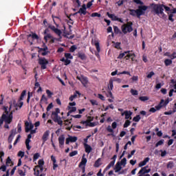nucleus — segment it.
<instances>
[{"label":"nucleus","instance_id":"052dcab7","mask_svg":"<svg viewBox=\"0 0 176 176\" xmlns=\"http://www.w3.org/2000/svg\"><path fill=\"white\" fill-rule=\"evenodd\" d=\"M131 94H132V96H138V91L131 89Z\"/></svg>","mask_w":176,"mask_h":176},{"label":"nucleus","instance_id":"9d476101","mask_svg":"<svg viewBox=\"0 0 176 176\" xmlns=\"http://www.w3.org/2000/svg\"><path fill=\"white\" fill-rule=\"evenodd\" d=\"M48 28L52 30V31H53L55 34H56V35H58V36H60V38H61V34H63V32H61L60 30L56 28V26L54 25H49Z\"/></svg>","mask_w":176,"mask_h":176},{"label":"nucleus","instance_id":"774afa93","mask_svg":"<svg viewBox=\"0 0 176 176\" xmlns=\"http://www.w3.org/2000/svg\"><path fill=\"white\" fill-rule=\"evenodd\" d=\"M170 58L172 60H174V58H176V52H175L172 53V54L170 56Z\"/></svg>","mask_w":176,"mask_h":176},{"label":"nucleus","instance_id":"680f3d73","mask_svg":"<svg viewBox=\"0 0 176 176\" xmlns=\"http://www.w3.org/2000/svg\"><path fill=\"white\" fill-rule=\"evenodd\" d=\"M67 108H68V109H70L69 113H72V112H76V107H71L68 106Z\"/></svg>","mask_w":176,"mask_h":176},{"label":"nucleus","instance_id":"473e14b6","mask_svg":"<svg viewBox=\"0 0 176 176\" xmlns=\"http://www.w3.org/2000/svg\"><path fill=\"white\" fill-rule=\"evenodd\" d=\"M107 15L108 16V17H109L110 19H111V20H113V21H116V19H118V16H116L115 14H109V12L107 13Z\"/></svg>","mask_w":176,"mask_h":176},{"label":"nucleus","instance_id":"c85d7f7f","mask_svg":"<svg viewBox=\"0 0 176 176\" xmlns=\"http://www.w3.org/2000/svg\"><path fill=\"white\" fill-rule=\"evenodd\" d=\"M94 45L96 47L97 52H98V53H100V52H101V48L100 47V41L95 40L94 41Z\"/></svg>","mask_w":176,"mask_h":176},{"label":"nucleus","instance_id":"4d7b16f0","mask_svg":"<svg viewBox=\"0 0 176 176\" xmlns=\"http://www.w3.org/2000/svg\"><path fill=\"white\" fill-rule=\"evenodd\" d=\"M109 88H110L111 90H113V80H109Z\"/></svg>","mask_w":176,"mask_h":176},{"label":"nucleus","instance_id":"e2e57ef3","mask_svg":"<svg viewBox=\"0 0 176 176\" xmlns=\"http://www.w3.org/2000/svg\"><path fill=\"white\" fill-rule=\"evenodd\" d=\"M139 100L140 101H148V100H149V98H148V96H140L139 98Z\"/></svg>","mask_w":176,"mask_h":176},{"label":"nucleus","instance_id":"de8ad7c7","mask_svg":"<svg viewBox=\"0 0 176 176\" xmlns=\"http://www.w3.org/2000/svg\"><path fill=\"white\" fill-rule=\"evenodd\" d=\"M133 122H140V120H141V116L140 115H137L136 116H135L133 118Z\"/></svg>","mask_w":176,"mask_h":176},{"label":"nucleus","instance_id":"b1692460","mask_svg":"<svg viewBox=\"0 0 176 176\" xmlns=\"http://www.w3.org/2000/svg\"><path fill=\"white\" fill-rule=\"evenodd\" d=\"M64 141H65V137H64V135H62L58 138V142H59L60 148H61V146H63V145H64Z\"/></svg>","mask_w":176,"mask_h":176},{"label":"nucleus","instance_id":"a211bd4d","mask_svg":"<svg viewBox=\"0 0 176 176\" xmlns=\"http://www.w3.org/2000/svg\"><path fill=\"white\" fill-rule=\"evenodd\" d=\"M107 97L110 98L107 100L109 102H113V100H115V97H113V94H112V91H111V90L108 91V94H107Z\"/></svg>","mask_w":176,"mask_h":176},{"label":"nucleus","instance_id":"69168bd1","mask_svg":"<svg viewBox=\"0 0 176 176\" xmlns=\"http://www.w3.org/2000/svg\"><path fill=\"white\" fill-rule=\"evenodd\" d=\"M34 171V175L35 176H39V169L35 166V168L33 169Z\"/></svg>","mask_w":176,"mask_h":176},{"label":"nucleus","instance_id":"aec40b11","mask_svg":"<svg viewBox=\"0 0 176 176\" xmlns=\"http://www.w3.org/2000/svg\"><path fill=\"white\" fill-rule=\"evenodd\" d=\"M150 160L151 159L148 157L144 158V160L143 161H142L139 163V167H144V166H146V163H148Z\"/></svg>","mask_w":176,"mask_h":176},{"label":"nucleus","instance_id":"4468645a","mask_svg":"<svg viewBox=\"0 0 176 176\" xmlns=\"http://www.w3.org/2000/svg\"><path fill=\"white\" fill-rule=\"evenodd\" d=\"M78 141V137L76 136H69V138H66L65 144L68 145L69 142H76Z\"/></svg>","mask_w":176,"mask_h":176},{"label":"nucleus","instance_id":"79ce46f5","mask_svg":"<svg viewBox=\"0 0 176 176\" xmlns=\"http://www.w3.org/2000/svg\"><path fill=\"white\" fill-rule=\"evenodd\" d=\"M38 164L37 166H36V167H42L43 166V164H45V161H43V160H39L38 161Z\"/></svg>","mask_w":176,"mask_h":176},{"label":"nucleus","instance_id":"f03ea898","mask_svg":"<svg viewBox=\"0 0 176 176\" xmlns=\"http://www.w3.org/2000/svg\"><path fill=\"white\" fill-rule=\"evenodd\" d=\"M163 6H164V4H160V3H151L149 7L148 6V8H150L151 9H152L153 12H155V13L156 14H157V16H159V14H161V16H162V17H164L166 16V14H164V8H163Z\"/></svg>","mask_w":176,"mask_h":176},{"label":"nucleus","instance_id":"a18cd8bd","mask_svg":"<svg viewBox=\"0 0 176 176\" xmlns=\"http://www.w3.org/2000/svg\"><path fill=\"white\" fill-rule=\"evenodd\" d=\"M40 156H41V154H39V153H35L33 156V162L38 160Z\"/></svg>","mask_w":176,"mask_h":176},{"label":"nucleus","instance_id":"09e8293b","mask_svg":"<svg viewBox=\"0 0 176 176\" xmlns=\"http://www.w3.org/2000/svg\"><path fill=\"white\" fill-rule=\"evenodd\" d=\"M8 107H5V106L3 107V111H4L3 113L6 115V116H9V115L10 114L9 113V111H8Z\"/></svg>","mask_w":176,"mask_h":176},{"label":"nucleus","instance_id":"4be33fe9","mask_svg":"<svg viewBox=\"0 0 176 176\" xmlns=\"http://www.w3.org/2000/svg\"><path fill=\"white\" fill-rule=\"evenodd\" d=\"M50 134V131H46L42 137V140L43 141V142H46V141H47V138H49V135Z\"/></svg>","mask_w":176,"mask_h":176},{"label":"nucleus","instance_id":"e433bc0d","mask_svg":"<svg viewBox=\"0 0 176 176\" xmlns=\"http://www.w3.org/2000/svg\"><path fill=\"white\" fill-rule=\"evenodd\" d=\"M129 53H130V51H126V52H124L122 54H120L119 56H118V58H123V57H124V56H126V54H129Z\"/></svg>","mask_w":176,"mask_h":176},{"label":"nucleus","instance_id":"c756f323","mask_svg":"<svg viewBox=\"0 0 176 176\" xmlns=\"http://www.w3.org/2000/svg\"><path fill=\"white\" fill-rule=\"evenodd\" d=\"M163 102H164V100L162 99L158 105L155 106L156 111H160L161 108H163Z\"/></svg>","mask_w":176,"mask_h":176},{"label":"nucleus","instance_id":"f8f14e48","mask_svg":"<svg viewBox=\"0 0 176 176\" xmlns=\"http://www.w3.org/2000/svg\"><path fill=\"white\" fill-rule=\"evenodd\" d=\"M77 79L78 80H80V82H81L82 85H83V86L86 87V85H87V83H89V80L87 79V77L85 76H81V77L77 76Z\"/></svg>","mask_w":176,"mask_h":176},{"label":"nucleus","instance_id":"412c9836","mask_svg":"<svg viewBox=\"0 0 176 176\" xmlns=\"http://www.w3.org/2000/svg\"><path fill=\"white\" fill-rule=\"evenodd\" d=\"M150 160L151 159L148 157L144 158V160L143 161H142L139 163V167H144V166H146V163H148Z\"/></svg>","mask_w":176,"mask_h":176},{"label":"nucleus","instance_id":"cd10ccee","mask_svg":"<svg viewBox=\"0 0 176 176\" xmlns=\"http://www.w3.org/2000/svg\"><path fill=\"white\" fill-rule=\"evenodd\" d=\"M131 115H133L131 111H124L125 119H131Z\"/></svg>","mask_w":176,"mask_h":176},{"label":"nucleus","instance_id":"7c9ffc66","mask_svg":"<svg viewBox=\"0 0 176 176\" xmlns=\"http://www.w3.org/2000/svg\"><path fill=\"white\" fill-rule=\"evenodd\" d=\"M107 130L109 133H109L107 135H112V137H115V135L113 134L114 131L113 129H112V127H111L110 125H109L107 128Z\"/></svg>","mask_w":176,"mask_h":176},{"label":"nucleus","instance_id":"603ef678","mask_svg":"<svg viewBox=\"0 0 176 176\" xmlns=\"http://www.w3.org/2000/svg\"><path fill=\"white\" fill-rule=\"evenodd\" d=\"M76 49H78V47H76V45H72L71 47L69 48V52L71 53H74V52H75V50H76Z\"/></svg>","mask_w":176,"mask_h":176},{"label":"nucleus","instance_id":"37998d69","mask_svg":"<svg viewBox=\"0 0 176 176\" xmlns=\"http://www.w3.org/2000/svg\"><path fill=\"white\" fill-rule=\"evenodd\" d=\"M51 38H53V36L51 34H47L44 36V40L47 42V39H51Z\"/></svg>","mask_w":176,"mask_h":176},{"label":"nucleus","instance_id":"6e6552de","mask_svg":"<svg viewBox=\"0 0 176 176\" xmlns=\"http://www.w3.org/2000/svg\"><path fill=\"white\" fill-rule=\"evenodd\" d=\"M38 53L39 54H41V56H47V54H49V48L47 47V46H46V45L43 44V47L41 48V47H38Z\"/></svg>","mask_w":176,"mask_h":176},{"label":"nucleus","instance_id":"5701e85b","mask_svg":"<svg viewBox=\"0 0 176 176\" xmlns=\"http://www.w3.org/2000/svg\"><path fill=\"white\" fill-rule=\"evenodd\" d=\"M126 60H129V58H131L132 60V61H135V54H134V53H129L128 54H126V56H125Z\"/></svg>","mask_w":176,"mask_h":176},{"label":"nucleus","instance_id":"9b49d317","mask_svg":"<svg viewBox=\"0 0 176 176\" xmlns=\"http://www.w3.org/2000/svg\"><path fill=\"white\" fill-rule=\"evenodd\" d=\"M34 129V124L32 123H30L28 121L25 122V133H30L31 130Z\"/></svg>","mask_w":176,"mask_h":176},{"label":"nucleus","instance_id":"ea45409f","mask_svg":"<svg viewBox=\"0 0 176 176\" xmlns=\"http://www.w3.org/2000/svg\"><path fill=\"white\" fill-rule=\"evenodd\" d=\"M120 164L121 166H126V164H127V159H126V157H124L120 162Z\"/></svg>","mask_w":176,"mask_h":176},{"label":"nucleus","instance_id":"bf43d9fd","mask_svg":"<svg viewBox=\"0 0 176 176\" xmlns=\"http://www.w3.org/2000/svg\"><path fill=\"white\" fill-rule=\"evenodd\" d=\"M91 17H101V14H99L98 12H93L91 14Z\"/></svg>","mask_w":176,"mask_h":176},{"label":"nucleus","instance_id":"72a5a7b5","mask_svg":"<svg viewBox=\"0 0 176 176\" xmlns=\"http://www.w3.org/2000/svg\"><path fill=\"white\" fill-rule=\"evenodd\" d=\"M164 64L166 67H168L173 64V60L172 59H165L164 60Z\"/></svg>","mask_w":176,"mask_h":176},{"label":"nucleus","instance_id":"13d9d810","mask_svg":"<svg viewBox=\"0 0 176 176\" xmlns=\"http://www.w3.org/2000/svg\"><path fill=\"white\" fill-rule=\"evenodd\" d=\"M46 94L47 95L48 98H52V96H53L54 94L53 92L50 91V90L49 89L46 90Z\"/></svg>","mask_w":176,"mask_h":176},{"label":"nucleus","instance_id":"864d4df0","mask_svg":"<svg viewBox=\"0 0 176 176\" xmlns=\"http://www.w3.org/2000/svg\"><path fill=\"white\" fill-rule=\"evenodd\" d=\"M41 102H47V98L44 94L41 96Z\"/></svg>","mask_w":176,"mask_h":176},{"label":"nucleus","instance_id":"338daca9","mask_svg":"<svg viewBox=\"0 0 176 176\" xmlns=\"http://www.w3.org/2000/svg\"><path fill=\"white\" fill-rule=\"evenodd\" d=\"M89 102H91V105H93V106L98 105V102H97V100H90Z\"/></svg>","mask_w":176,"mask_h":176},{"label":"nucleus","instance_id":"dca6fc26","mask_svg":"<svg viewBox=\"0 0 176 176\" xmlns=\"http://www.w3.org/2000/svg\"><path fill=\"white\" fill-rule=\"evenodd\" d=\"M85 155L83 154L82 159H81V162H80L78 167H82V166H86V164L87 163V159H86V157H85Z\"/></svg>","mask_w":176,"mask_h":176},{"label":"nucleus","instance_id":"a19ab883","mask_svg":"<svg viewBox=\"0 0 176 176\" xmlns=\"http://www.w3.org/2000/svg\"><path fill=\"white\" fill-rule=\"evenodd\" d=\"M131 124V121L126 120L124 124V129H126V127H129Z\"/></svg>","mask_w":176,"mask_h":176},{"label":"nucleus","instance_id":"393cba45","mask_svg":"<svg viewBox=\"0 0 176 176\" xmlns=\"http://www.w3.org/2000/svg\"><path fill=\"white\" fill-rule=\"evenodd\" d=\"M71 129H73L74 131H78V129H82V126L79 125H76V126L72 125L71 126L67 127L66 130H68L69 131H71Z\"/></svg>","mask_w":176,"mask_h":176},{"label":"nucleus","instance_id":"f704fd0d","mask_svg":"<svg viewBox=\"0 0 176 176\" xmlns=\"http://www.w3.org/2000/svg\"><path fill=\"white\" fill-rule=\"evenodd\" d=\"M26 94H27V91L23 90V91H22V93H21V96H20V98H19V102H20V101H23V100H24V97H25Z\"/></svg>","mask_w":176,"mask_h":176},{"label":"nucleus","instance_id":"0eeeda50","mask_svg":"<svg viewBox=\"0 0 176 176\" xmlns=\"http://www.w3.org/2000/svg\"><path fill=\"white\" fill-rule=\"evenodd\" d=\"M147 168L148 166L142 167L138 173V176H151V175L148 174L151 173V168Z\"/></svg>","mask_w":176,"mask_h":176},{"label":"nucleus","instance_id":"423d86ee","mask_svg":"<svg viewBox=\"0 0 176 176\" xmlns=\"http://www.w3.org/2000/svg\"><path fill=\"white\" fill-rule=\"evenodd\" d=\"M38 63L39 65H41V69H46V68H47V65L49 64V60L43 57L38 58Z\"/></svg>","mask_w":176,"mask_h":176},{"label":"nucleus","instance_id":"8fccbe9b","mask_svg":"<svg viewBox=\"0 0 176 176\" xmlns=\"http://www.w3.org/2000/svg\"><path fill=\"white\" fill-rule=\"evenodd\" d=\"M113 30L115 34H122V32H120V30H119V28H118V26H113Z\"/></svg>","mask_w":176,"mask_h":176},{"label":"nucleus","instance_id":"bb28decb","mask_svg":"<svg viewBox=\"0 0 176 176\" xmlns=\"http://www.w3.org/2000/svg\"><path fill=\"white\" fill-rule=\"evenodd\" d=\"M115 166V161H111L108 166L104 169L103 173L108 171L111 167H113Z\"/></svg>","mask_w":176,"mask_h":176},{"label":"nucleus","instance_id":"1a4fd4ad","mask_svg":"<svg viewBox=\"0 0 176 176\" xmlns=\"http://www.w3.org/2000/svg\"><path fill=\"white\" fill-rule=\"evenodd\" d=\"M80 14V16H82V14H83L84 16H86V14H87L86 4H83L82 6V8H80L77 12H75L74 14V16H76V14Z\"/></svg>","mask_w":176,"mask_h":176},{"label":"nucleus","instance_id":"ddd939ff","mask_svg":"<svg viewBox=\"0 0 176 176\" xmlns=\"http://www.w3.org/2000/svg\"><path fill=\"white\" fill-rule=\"evenodd\" d=\"M122 170V165H120V162H118L114 167L115 173H118L119 175L123 174V171H120Z\"/></svg>","mask_w":176,"mask_h":176},{"label":"nucleus","instance_id":"c03bdc74","mask_svg":"<svg viewBox=\"0 0 176 176\" xmlns=\"http://www.w3.org/2000/svg\"><path fill=\"white\" fill-rule=\"evenodd\" d=\"M65 58L72 60L74 58V56L71 54V53H65Z\"/></svg>","mask_w":176,"mask_h":176},{"label":"nucleus","instance_id":"2eb2a0df","mask_svg":"<svg viewBox=\"0 0 176 176\" xmlns=\"http://www.w3.org/2000/svg\"><path fill=\"white\" fill-rule=\"evenodd\" d=\"M16 129H12L10 134L8 137V141L9 144H12V141H13V138H14V135H16Z\"/></svg>","mask_w":176,"mask_h":176},{"label":"nucleus","instance_id":"2f4dec72","mask_svg":"<svg viewBox=\"0 0 176 176\" xmlns=\"http://www.w3.org/2000/svg\"><path fill=\"white\" fill-rule=\"evenodd\" d=\"M78 94L80 95V93H79V91H76V93L74 94V95H72L69 98V101H74V100H75V98H76V97H78Z\"/></svg>","mask_w":176,"mask_h":176},{"label":"nucleus","instance_id":"5fc2aeb1","mask_svg":"<svg viewBox=\"0 0 176 176\" xmlns=\"http://www.w3.org/2000/svg\"><path fill=\"white\" fill-rule=\"evenodd\" d=\"M11 163H12V166H13V162H12L10 157H8L6 160V166H9V164H11Z\"/></svg>","mask_w":176,"mask_h":176},{"label":"nucleus","instance_id":"6e6d98bb","mask_svg":"<svg viewBox=\"0 0 176 176\" xmlns=\"http://www.w3.org/2000/svg\"><path fill=\"white\" fill-rule=\"evenodd\" d=\"M76 155H78V151H74L69 153V156L70 157H74V156H76Z\"/></svg>","mask_w":176,"mask_h":176},{"label":"nucleus","instance_id":"f3484780","mask_svg":"<svg viewBox=\"0 0 176 176\" xmlns=\"http://www.w3.org/2000/svg\"><path fill=\"white\" fill-rule=\"evenodd\" d=\"M84 148L86 153H90L93 151L91 146L89 145L87 143H84Z\"/></svg>","mask_w":176,"mask_h":176},{"label":"nucleus","instance_id":"58836bf2","mask_svg":"<svg viewBox=\"0 0 176 176\" xmlns=\"http://www.w3.org/2000/svg\"><path fill=\"white\" fill-rule=\"evenodd\" d=\"M101 162V158H98L94 163V167H99L100 166H101V164H100V162Z\"/></svg>","mask_w":176,"mask_h":176},{"label":"nucleus","instance_id":"39448f33","mask_svg":"<svg viewBox=\"0 0 176 176\" xmlns=\"http://www.w3.org/2000/svg\"><path fill=\"white\" fill-rule=\"evenodd\" d=\"M121 28L124 34H127V32H131L133 31V22H127L126 24L122 25Z\"/></svg>","mask_w":176,"mask_h":176},{"label":"nucleus","instance_id":"49530a36","mask_svg":"<svg viewBox=\"0 0 176 176\" xmlns=\"http://www.w3.org/2000/svg\"><path fill=\"white\" fill-rule=\"evenodd\" d=\"M164 144V140H160L156 143L155 148H157V146H160V145H163Z\"/></svg>","mask_w":176,"mask_h":176},{"label":"nucleus","instance_id":"3c124183","mask_svg":"<svg viewBox=\"0 0 176 176\" xmlns=\"http://www.w3.org/2000/svg\"><path fill=\"white\" fill-rule=\"evenodd\" d=\"M167 168H173L174 167V162L173 161H170L166 166Z\"/></svg>","mask_w":176,"mask_h":176},{"label":"nucleus","instance_id":"a878e982","mask_svg":"<svg viewBox=\"0 0 176 176\" xmlns=\"http://www.w3.org/2000/svg\"><path fill=\"white\" fill-rule=\"evenodd\" d=\"M28 38H32V39L33 40H38L39 39V36H38V34H36V33H34V32H32V34H30L28 35Z\"/></svg>","mask_w":176,"mask_h":176},{"label":"nucleus","instance_id":"c9c22d12","mask_svg":"<svg viewBox=\"0 0 176 176\" xmlns=\"http://www.w3.org/2000/svg\"><path fill=\"white\" fill-rule=\"evenodd\" d=\"M78 58H80V60H86V54L82 52L78 53Z\"/></svg>","mask_w":176,"mask_h":176},{"label":"nucleus","instance_id":"0e129e2a","mask_svg":"<svg viewBox=\"0 0 176 176\" xmlns=\"http://www.w3.org/2000/svg\"><path fill=\"white\" fill-rule=\"evenodd\" d=\"M24 155H25V153H24L23 151H19L18 154H17V156L19 157H21V159H23V157L24 156Z\"/></svg>","mask_w":176,"mask_h":176},{"label":"nucleus","instance_id":"4c0bfd02","mask_svg":"<svg viewBox=\"0 0 176 176\" xmlns=\"http://www.w3.org/2000/svg\"><path fill=\"white\" fill-rule=\"evenodd\" d=\"M30 142H31V140L30 139H26L25 140V145L28 151H30L31 149V146H30Z\"/></svg>","mask_w":176,"mask_h":176},{"label":"nucleus","instance_id":"7ed1b4c3","mask_svg":"<svg viewBox=\"0 0 176 176\" xmlns=\"http://www.w3.org/2000/svg\"><path fill=\"white\" fill-rule=\"evenodd\" d=\"M60 113V109L56 108L55 111H52L51 114V119H52L53 122L57 123L59 126H63V120H61V117L58 116Z\"/></svg>","mask_w":176,"mask_h":176},{"label":"nucleus","instance_id":"f257e3e1","mask_svg":"<svg viewBox=\"0 0 176 176\" xmlns=\"http://www.w3.org/2000/svg\"><path fill=\"white\" fill-rule=\"evenodd\" d=\"M148 7L146 6H138L137 10L130 9L129 14L133 17L137 16L138 19H140L141 16H144V14H145V12L148 10Z\"/></svg>","mask_w":176,"mask_h":176},{"label":"nucleus","instance_id":"6ab92c4d","mask_svg":"<svg viewBox=\"0 0 176 176\" xmlns=\"http://www.w3.org/2000/svg\"><path fill=\"white\" fill-rule=\"evenodd\" d=\"M150 160L151 159L148 157L144 158V160L143 161H142L139 163V167H144V166H146V163H148Z\"/></svg>","mask_w":176,"mask_h":176},{"label":"nucleus","instance_id":"20e7f679","mask_svg":"<svg viewBox=\"0 0 176 176\" xmlns=\"http://www.w3.org/2000/svg\"><path fill=\"white\" fill-rule=\"evenodd\" d=\"M5 123H12L13 122V111H11L8 116L3 113L1 118H0V127Z\"/></svg>","mask_w":176,"mask_h":176}]
</instances>
